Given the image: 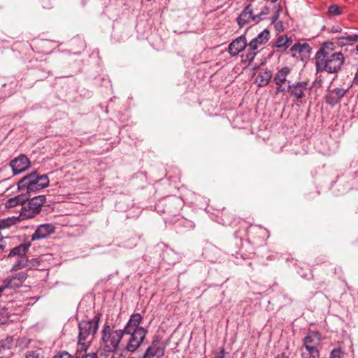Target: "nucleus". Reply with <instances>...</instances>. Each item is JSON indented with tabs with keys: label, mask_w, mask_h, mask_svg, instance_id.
Listing matches in <instances>:
<instances>
[{
	"label": "nucleus",
	"mask_w": 358,
	"mask_h": 358,
	"mask_svg": "<svg viewBox=\"0 0 358 358\" xmlns=\"http://www.w3.org/2000/svg\"><path fill=\"white\" fill-rule=\"evenodd\" d=\"M147 331L143 327L134 329L130 333V338L127 345V350L129 352L135 351L143 343Z\"/></svg>",
	"instance_id": "nucleus-11"
},
{
	"label": "nucleus",
	"mask_w": 358,
	"mask_h": 358,
	"mask_svg": "<svg viewBox=\"0 0 358 358\" xmlns=\"http://www.w3.org/2000/svg\"><path fill=\"white\" fill-rule=\"evenodd\" d=\"M354 82L355 84L358 85V69L354 78Z\"/></svg>",
	"instance_id": "nucleus-43"
},
{
	"label": "nucleus",
	"mask_w": 358,
	"mask_h": 358,
	"mask_svg": "<svg viewBox=\"0 0 358 358\" xmlns=\"http://www.w3.org/2000/svg\"><path fill=\"white\" fill-rule=\"evenodd\" d=\"M306 351H307V355H320V352H319V350H318V347H315V346H310L309 345H304Z\"/></svg>",
	"instance_id": "nucleus-33"
},
{
	"label": "nucleus",
	"mask_w": 358,
	"mask_h": 358,
	"mask_svg": "<svg viewBox=\"0 0 358 358\" xmlns=\"http://www.w3.org/2000/svg\"><path fill=\"white\" fill-rule=\"evenodd\" d=\"M316 71L336 73L344 64L345 58L341 52L335 51L334 43L327 41L322 44L315 55Z\"/></svg>",
	"instance_id": "nucleus-1"
},
{
	"label": "nucleus",
	"mask_w": 358,
	"mask_h": 358,
	"mask_svg": "<svg viewBox=\"0 0 358 358\" xmlns=\"http://www.w3.org/2000/svg\"><path fill=\"white\" fill-rule=\"evenodd\" d=\"M30 342H31L30 339H29L26 337H22L18 339L17 344L21 348H28Z\"/></svg>",
	"instance_id": "nucleus-32"
},
{
	"label": "nucleus",
	"mask_w": 358,
	"mask_h": 358,
	"mask_svg": "<svg viewBox=\"0 0 358 358\" xmlns=\"http://www.w3.org/2000/svg\"><path fill=\"white\" fill-rule=\"evenodd\" d=\"M342 31V28L340 26H334L331 28V33H339L341 34Z\"/></svg>",
	"instance_id": "nucleus-38"
},
{
	"label": "nucleus",
	"mask_w": 358,
	"mask_h": 358,
	"mask_svg": "<svg viewBox=\"0 0 358 358\" xmlns=\"http://www.w3.org/2000/svg\"><path fill=\"white\" fill-rule=\"evenodd\" d=\"M277 0H271L272 2H275Z\"/></svg>",
	"instance_id": "nucleus-46"
},
{
	"label": "nucleus",
	"mask_w": 358,
	"mask_h": 358,
	"mask_svg": "<svg viewBox=\"0 0 358 358\" xmlns=\"http://www.w3.org/2000/svg\"><path fill=\"white\" fill-rule=\"evenodd\" d=\"M101 317V314L97 313L92 320H83L79 323L77 356L79 357L81 352H85L89 348L94 336L98 330Z\"/></svg>",
	"instance_id": "nucleus-2"
},
{
	"label": "nucleus",
	"mask_w": 358,
	"mask_h": 358,
	"mask_svg": "<svg viewBox=\"0 0 358 358\" xmlns=\"http://www.w3.org/2000/svg\"><path fill=\"white\" fill-rule=\"evenodd\" d=\"M291 52L293 53V56H296V53L306 56L309 55L310 50V46L308 43H295L290 49Z\"/></svg>",
	"instance_id": "nucleus-21"
},
{
	"label": "nucleus",
	"mask_w": 358,
	"mask_h": 358,
	"mask_svg": "<svg viewBox=\"0 0 358 358\" xmlns=\"http://www.w3.org/2000/svg\"><path fill=\"white\" fill-rule=\"evenodd\" d=\"M356 50L358 52V45L356 46Z\"/></svg>",
	"instance_id": "nucleus-44"
},
{
	"label": "nucleus",
	"mask_w": 358,
	"mask_h": 358,
	"mask_svg": "<svg viewBox=\"0 0 358 358\" xmlns=\"http://www.w3.org/2000/svg\"><path fill=\"white\" fill-rule=\"evenodd\" d=\"M49 185V178L46 175L39 176L36 172H33L24 176L18 182V189L27 191V195H31V193H36L38 191L44 189Z\"/></svg>",
	"instance_id": "nucleus-3"
},
{
	"label": "nucleus",
	"mask_w": 358,
	"mask_h": 358,
	"mask_svg": "<svg viewBox=\"0 0 358 358\" xmlns=\"http://www.w3.org/2000/svg\"><path fill=\"white\" fill-rule=\"evenodd\" d=\"M221 220L222 221V224L229 225L232 222L233 216L228 212H222Z\"/></svg>",
	"instance_id": "nucleus-29"
},
{
	"label": "nucleus",
	"mask_w": 358,
	"mask_h": 358,
	"mask_svg": "<svg viewBox=\"0 0 358 358\" xmlns=\"http://www.w3.org/2000/svg\"><path fill=\"white\" fill-rule=\"evenodd\" d=\"M53 358H73V356L66 351L59 352Z\"/></svg>",
	"instance_id": "nucleus-36"
},
{
	"label": "nucleus",
	"mask_w": 358,
	"mask_h": 358,
	"mask_svg": "<svg viewBox=\"0 0 358 358\" xmlns=\"http://www.w3.org/2000/svg\"><path fill=\"white\" fill-rule=\"evenodd\" d=\"M261 45H258L256 42H255L254 41H251L248 45H247V47L248 50H250L252 51H254L257 53H258V49L260 47Z\"/></svg>",
	"instance_id": "nucleus-35"
},
{
	"label": "nucleus",
	"mask_w": 358,
	"mask_h": 358,
	"mask_svg": "<svg viewBox=\"0 0 358 358\" xmlns=\"http://www.w3.org/2000/svg\"><path fill=\"white\" fill-rule=\"evenodd\" d=\"M14 224V220L11 218L3 219L0 221V230L11 227Z\"/></svg>",
	"instance_id": "nucleus-30"
},
{
	"label": "nucleus",
	"mask_w": 358,
	"mask_h": 358,
	"mask_svg": "<svg viewBox=\"0 0 358 358\" xmlns=\"http://www.w3.org/2000/svg\"><path fill=\"white\" fill-rule=\"evenodd\" d=\"M343 13V8L336 4H332L328 8V14L330 17L341 15Z\"/></svg>",
	"instance_id": "nucleus-26"
},
{
	"label": "nucleus",
	"mask_w": 358,
	"mask_h": 358,
	"mask_svg": "<svg viewBox=\"0 0 358 358\" xmlns=\"http://www.w3.org/2000/svg\"><path fill=\"white\" fill-rule=\"evenodd\" d=\"M28 197L27 194L22 193L16 196L9 199L6 202V206L8 208H14L18 205H21L22 206L24 201H26Z\"/></svg>",
	"instance_id": "nucleus-22"
},
{
	"label": "nucleus",
	"mask_w": 358,
	"mask_h": 358,
	"mask_svg": "<svg viewBox=\"0 0 358 358\" xmlns=\"http://www.w3.org/2000/svg\"><path fill=\"white\" fill-rule=\"evenodd\" d=\"M142 320V316L139 313H134L131 315L129 320L128 321L127 325L124 329V331L125 334L131 333L132 330L139 329L141 327H138L141 321Z\"/></svg>",
	"instance_id": "nucleus-18"
},
{
	"label": "nucleus",
	"mask_w": 358,
	"mask_h": 358,
	"mask_svg": "<svg viewBox=\"0 0 358 358\" xmlns=\"http://www.w3.org/2000/svg\"><path fill=\"white\" fill-rule=\"evenodd\" d=\"M288 88L290 96L294 98L296 105H300L305 103L303 99L311 89V86L306 81H300L293 85H288Z\"/></svg>",
	"instance_id": "nucleus-9"
},
{
	"label": "nucleus",
	"mask_w": 358,
	"mask_h": 358,
	"mask_svg": "<svg viewBox=\"0 0 358 358\" xmlns=\"http://www.w3.org/2000/svg\"><path fill=\"white\" fill-rule=\"evenodd\" d=\"M292 72V69L288 66H284L278 69L273 76V82L275 85L277 92L286 93L288 92V85H290L289 80Z\"/></svg>",
	"instance_id": "nucleus-8"
},
{
	"label": "nucleus",
	"mask_w": 358,
	"mask_h": 358,
	"mask_svg": "<svg viewBox=\"0 0 358 358\" xmlns=\"http://www.w3.org/2000/svg\"><path fill=\"white\" fill-rule=\"evenodd\" d=\"M30 245V243H21L10 250L8 257L10 259L15 258V259L12 266V271H17L24 268V265L27 262L26 254Z\"/></svg>",
	"instance_id": "nucleus-7"
},
{
	"label": "nucleus",
	"mask_w": 358,
	"mask_h": 358,
	"mask_svg": "<svg viewBox=\"0 0 358 358\" xmlns=\"http://www.w3.org/2000/svg\"><path fill=\"white\" fill-rule=\"evenodd\" d=\"M341 36H353V35H356L355 34H350V33H348V32H342L341 33Z\"/></svg>",
	"instance_id": "nucleus-42"
},
{
	"label": "nucleus",
	"mask_w": 358,
	"mask_h": 358,
	"mask_svg": "<svg viewBox=\"0 0 358 358\" xmlns=\"http://www.w3.org/2000/svg\"><path fill=\"white\" fill-rule=\"evenodd\" d=\"M271 78L272 74L270 71L267 69H262L259 72L258 75L255 78V83H256L258 87H264L269 83Z\"/></svg>",
	"instance_id": "nucleus-19"
},
{
	"label": "nucleus",
	"mask_w": 358,
	"mask_h": 358,
	"mask_svg": "<svg viewBox=\"0 0 358 358\" xmlns=\"http://www.w3.org/2000/svg\"><path fill=\"white\" fill-rule=\"evenodd\" d=\"M55 227L52 224H43L38 227L31 236V240H39L47 238L55 233Z\"/></svg>",
	"instance_id": "nucleus-16"
},
{
	"label": "nucleus",
	"mask_w": 358,
	"mask_h": 358,
	"mask_svg": "<svg viewBox=\"0 0 358 358\" xmlns=\"http://www.w3.org/2000/svg\"><path fill=\"white\" fill-rule=\"evenodd\" d=\"M268 8L264 7L260 11H258L257 8H255L252 4H249L237 17V22L240 27H243L247 24L252 22L257 23L262 20V16L266 15L268 13Z\"/></svg>",
	"instance_id": "nucleus-6"
},
{
	"label": "nucleus",
	"mask_w": 358,
	"mask_h": 358,
	"mask_svg": "<svg viewBox=\"0 0 358 358\" xmlns=\"http://www.w3.org/2000/svg\"><path fill=\"white\" fill-rule=\"evenodd\" d=\"M10 166L13 175H17L28 169L30 166V161L26 155H20L10 161Z\"/></svg>",
	"instance_id": "nucleus-12"
},
{
	"label": "nucleus",
	"mask_w": 358,
	"mask_h": 358,
	"mask_svg": "<svg viewBox=\"0 0 358 358\" xmlns=\"http://www.w3.org/2000/svg\"><path fill=\"white\" fill-rule=\"evenodd\" d=\"M329 358H343V352L340 349H334L331 352Z\"/></svg>",
	"instance_id": "nucleus-34"
},
{
	"label": "nucleus",
	"mask_w": 358,
	"mask_h": 358,
	"mask_svg": "<svg viewBox=\"0 0 358 358\" xmlns=\"http://www.w3.org/2000/svg\"><path fill=\"white\" fill-rule=\"evenodd\" d=\"M28 199L24 201L20 210V217L21 220L33 218L41 210L42 206L46 201V197L44 195H39L31 197V195H27Z\"/></svg>",
	"instance_id": "nucleus-5"
},
{
	"label": "nucleus",
	"mask_w": 358,
	"mask_h": 358,
	"mask_svg": "<svg viewBox=\"0 0 358 358\" xmlns=\"http://www.w3.org/2000/svg\"><path fill=\"white\" fill-rule=\"evenodd\" d=\"M82 358H99L98 357V355L95 352H91V353H89V354H86L84 357H83Z\"/></svg>",
	"instance_id": "nucleus-40"
},
{
	"label": "nucleus",
	"mask_w": 358,
	"mask_h": 358,
	"mask_svg": "<svg viewBox=\"0 0 358 358\" xmlns=\"http://www.w3.org/2000/svg\"><path fill=\"white\" fill-rule=\"evenodd\" d=\"M247 52H248L245 54V55L242 57L243 61L245 63L248 62V66H252V63L257 53L248 49H247Z\"/></svg>",
	"instance_id": "nucleus-27"
},
{
	"label": "nucleus",
	"mask_w": 358,
	"mask_h": 358,
	"mask_svg": "<svg viewBox=\"0 0 358 358\" xmlns=\"http://www.w3.org/2000/svg\"><path fill=\"white\" fill-rule=\"evenodd\" d=\"M166 348V343L158 336H155L145 352L143 358H162L164 355Z\"/></svg>",
	"instance_id": "nucleus-10"
},
{
	"label": "nucleus",
	"mask_w": 358,
	"mask_h": 358,
	"mask_svg": "<svg viewBox=\"0 0 358 358\" xmlns=\"http://www.w3.org/2000/svg\"><path fill=\"white\" fill-rule=\"evenodd\" d=\"M227 352H225L224 348H221V350L216 352L213 357V358H225Z\"/></svg>",
	"instance_id": "nucleus-37"
},
{
	"label": "nucleus",
	"mask_w": 358,
	"mask_h": 358,
	"mask_svg": "<svg viewBox=\"0 0 358 358\" xmlns=\"http://www.w3.org/2000/svg\"><path fill=\"white\" fill-rule=\"evenodd\" d=\"M291 38H287L286 36H280L277 38L275 46L281 50H286L292 43Z\"/></svg>",
	"instance_id": "nucleus-25"
},
{
	"label": "nucleus",
	"mask_w": 358,
	"mask_h": 358,
	"mask_svg": "<svg viewBox=\"0 0 358 358\" xmlns=\"http://www.w3.org/2000/svg\"><path fill=\"white\" fill-rule=\"evenodd\" d=\"M25 358H43L41 349L30 350L27 352Z\"/></svg>",
	"instance_id": "nucleus-28"
},
{
	"label": "nucleus",
	"mask_w": 358,
	"mask_h": 358,
	"mask_svg": "<svg viewBox=\"0 0 358 358\" xmlns=\"http://www.w3.org/2000/svg\"><path fill=\"white\" fill-rule=\"evenodd\" d=\"M13 345V340L11 338H7L6 339L1 341L0 348L2 349H10Z\"/></svg>",
	"instance_id": "nucleus-31"
},
{
	"label": "nucleus",
	"mask_w": 358,
	"mask_h": 358,
	"mask_svg": "<svg viewBox=\"0 0 358 358\" xmlns=\"http://www.w3.org/2000/svg\"><path fill=\"white\" fill-rule=\"evenodd\" d=\"M275 358H289L285 352L278 354Z\"/></svg>",
	"instance_id": "nucleus-41"
},
{
	"label": "nucleus",
	"mask_w": 358,
	"mask_h": 358,
	"mask_svg": "<svg viewBox=\"0 0 358 358\" xmlns=\"http://www.w3.org/2000/svg\"><path fill=\"white\" fill-rule=\"evenodd\" d=\"M320 343V336L316 331H310L303 339V345L318 347Z\"/></svg>",
	"instance_id": "nucleus-20"
},
{
	"label": "nucleus",
	"mask_w": 358,
	"mask_h": 358,
	"mask_svg": "<svg viewBox=\"0 0 358 358\" xmlns=\"http://www.w3.org/2000/svg\"><path fill=\"white\" fill-rule=\"evenodd\" d=\"M247 47V41L245 36L237 37L229 45V52L232 56L237 55Z\"/></svg>",
	"instance_id": "nucleus-17"
},
{
	"label": "nucleus",
	"mask_w": 358,
	"mask_h": 358,
	"mask_svg": "<svg viewBox=\"0 0 358 358\" xmlns=\"http://www.w3.org/2000/svg\"><path fill=\"white\" fill-rule=\"evenodd\" d=\"M336 39L338 45L339 46L343 47L358 42V35L338 36L336 37Z\"/></svg>",
	"instance_id": "nucleus-23"
},
{
	"label": "nucleus",
	"mask_w": 358,
	"mask_h": 358,
	"mask_svg": "<svg viewBox=\"0 0 358 358\" xmlns=\"http://www.w3.org/2000/svg\"><path fill=\"white\" fill-rule=\"evenodd\" d=\"M124 334L123 330L114 329L106 323L101 331V345L107 352L116 350Z\"/></svg>",
	"instance_id": "nucleus-4"
},
{
	"label": "nucleus",
	"mask_w": 358,
	"mask_h": 358,
	"mask_svg": "<svg viewBox=\"0 0 358 358\" xmlns=\"http://www.w3.org/2000/svg\"><path fill=\"white\" fill-rule=\"evenodd\" d=\"M231 358H236V357H235V355H234H234H233V357H232Z\"/></svg>",
	"instance_id": "nucleus-45"
},
{
	"label": "nucleus",
	"mask_w": 358,
	"mask_h": 358,
	"mask_svg": "<svg viewBox=\"0 0 358 358\" xmlns=\"http://www.w3.org/2000/svg\"><path fill=\"white\" fill-rule=\"evenodd\" d=\"M270 38V32L268 29H264L261 31L257 37L252 39L259 45L266 44Z\"/></svg>",
	"instance_id": "nucleus-24"
},
{
	"label": "nucleus",
	"mask_w": 358,
	"mask_h": 358,
	"mask_svg": "<svg viewBox=\"0 0 358 358\" xmlns=\"http://www.w3.org/2000/svg\"><path fill=\"white\" fill-rule=\"evenodd\" d=\"M48 267V264L46 262V255H41L37 258L31 259H27V262L24 265V268L28 270H46Z\"/></svg>",
	"instance_id": "nucleus-15"
},
{
	"label": "nucleus",
	"mask_w": 358,
	"mask_h": 358,
	"mask_svg": "<svg viewBox=\"0 0 358 358\" xmlns=\"http://www.w3.org/2000/svg\"><path fill=\"white\" fill-rule=\"evenodd\" d=\"M0 358H3V357H0Z\"/></svg>",
	"instance_id": "nucleus-47"
},
{
	"label": "nucleus",
	"mask_w": 358,
	"mask_h": 358,
	"mask_svg": "<svg viewBox=\"0 0 358 358\" xmlns=\"http://www.w3.org/2000/svg\"><path fill=\"white\" fill-rule=\"evenodd\" d=\"M27 274L25 271L17 272L9 277L5 281L6 289L7 288H17L20 287L23 282L27 280Z\"/></svg>",
	"instance_id": "nucleus-14"
},
{
	"label": "nucleus",
	"mask_w": 358,
	"mask_h": 358,
	"mask_svg": "<svg viewBox=\"0 0 358 358\" xmlns=\"http://www.w3.org/2000/svg\"><path fill=\"white\" fill-rule=\"evenodd\" d=\"M302 358H320V355H307L305 352H303Z\"/></svg>",
	"instance_id": "nucleus-39"
},
{
	"label": "nucleus",
	"mask_w": 358,
	"mask_h": 358,
	"mask_svg": "<svg viewBox=\"0 0 358 358\" xmlns=\"http://www.w3.org/2000/svg\"><path fill=\"white\" fill-rule=\"evenodd\" d=\"M349 89L334 88L329 90L325 95V101L327 104L334 106L345 96Z\"/></svg>",
	"instance_id": "nucleus-13"
}]
</instances>
